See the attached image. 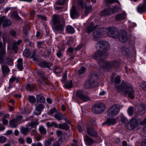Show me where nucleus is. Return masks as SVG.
<instances>
[{
	"label": "nucleus",
	"instance_id": "obj_52",
	"mask_svg": "<svg viewBox=\"0 0 146 146\" xmlns=\"http://www.w3.org/2000/svg\"><path fill=\"white\" fill-rule=\"evenodd\" d=\"M121 81L120 77L119 76H117L115 79L114 82L116 84H118Z\"/></svg>",
	"mask_w": 146,
	"mask_h": 146
},
{
	"label": "nucleus",
	"instance_id": "obj_19",
	"mask_svg": "<svg viewBox=\"0 0 146 146\" xmlns=\"http://www.w3.org/2000/svg\"><path fill=\"white\" fill-rule=\"evenodd\" d=\"M121 52L124 56L128 57L130 55V52L129 50L125 47L123 46L121 48Z\"/></svg>",
	"mask_w": 146,
	"mask_h": 146
},
{
	"label": "nucleus",
	"instance_id": "obj_29",
	"mask_svg": "<svg viewBox=\"0 0 146 146\" xmlns=\"http://www.w3.org/2000/svg\"><path fill=\"white\" fill-rule=\"evenodd\" d=\"M138 108L139 110V111L142 113H140L141 114H143V111H144V110L146 109V105L143 103H140L139 105L138 106Z\"/></svg>",
	"mask_w": 146,
	"mask_h": 146
},
{
	"label": "nucleus",
	"instance_id": "obj_25",
	"mask_svg": "<svg viewBox=\"0 0 146 146\" xmlns=\"http://www.w3.org/2000/svg\"><path fill=\"white\" fill-rule=\"evenodd\" d=\"M5 51L4 49L0 50V63L1 64H2L4 62V59L3 56L5 54Z\"/></svg>",
	"mask_w": 146,
	"mask_h": 146
},
{
	"label": "nucleus",
	"instance_id": "obj_9",
	"mask_svg": "<svg viewBox=\"0 0 146 146\" xmlns=\"http://www.w3.org/2000/svg\"><path fill=\"white\" fill-rule=\"evenodd\" d=\"M108 35L110 37L115 38H117L119 34L117 28L114 27H109L107 28Z\"/></svg>",
	"mask_w": 146,
	"mask_h": 146
},
{
	"label": "nucleus",
	"instance_id": "obj_51",
	"mask_svg": "<svg viewBox=\"0 0 146 146\" xmlns=\"http://www.w3.org/2000/svg\"><path fill=\"white\" fill-rule=\"evenodd\" d=\"M12 49L14 50L15 53H17L18 49V46L15 45V44L13 43L12 46Z\"/></svg>",
	"mask_w": 146,
	"mask_h": 146
},
{
	"label": "nucleus",
	"instance_id": "obj_24",
	"mask_svg": "<svg viewBox=\"0 0 146 146\" xmlns=\"http://www.w3.org/2000/svg\"><path fill=\"white\" fill-rule=\"evenodd\" d=\"M67 134L64 133L62 135V136L57 141L61 145L64 143L66 142L67 139L66 138L67 136Z\"/></svg>",
	"mask_w": 146,
	"mask_h": 146
},
{
	"label": "nucleus",
	"instance_id": "obj_59",
	"mask_svg": "<svg viewBox=\"0 0 146 146\" xmlns=\"http://www.w3.org/2000/svg\"><path fill=\"white\" fill-rule=\"evenodd\" d=\"M37 131L36 128H34L32 130L31 132V135H33L36 134Z\"/></svg>",
	"mask_w": 146,
	"mask_h": 146
},
{
	"label": "nucleus",
	"instance_id": "obj_48",
	"mask_svg": "<svg viewBox=\"0 0 146 146\" xmlns=\"http://www.w3.org/2000/svg\"><path fill=\"white\" fill-rule=\"evenodd\" d=\"M66 0H58L55 2L56 5H62L65 3Z\"/></svg>",
	"mask_w": 146,
	"mask_h": 146
},
{
	"label": "nucleus",
	"instance_id": "obj_63",
	"mask_svg": "<svg viewBox=\"0 0 146 146\" xmlns=\"http://www.w3.org/2000/svg\"><path fill=\"white\" fill-rule=\"evenodd\" d=\"M26 141L28 143L31 144L32 142V140L30 137H28L26 138Z\"/></svg>",
	"mask_w": 146,
	"mask_h": 146
},
{
	"label": "nucleus",
	"instance_id": "obj_60",
	"mask_svg": "<svg viewBox=\"0 0 146 146\" xmlns=\"http://www.w3.org/2000/svg\"><path fill=\"white\" fill-rule=\"evenodd\" d=\"M10 33L13 37H15L17 36L16 32L13 30L11 31Z\"/></svg>",
	"mask_w": 146,
	"mask_h": 146
},
{
	"label": "nucleus",
	"instance_id": "obj_50",
	"mask_svg": "<svg viewBox=\"0 0 146 146\" xmlns=\"http://www.w3.org/2000/svg\"><path fill=\"white\" fill-rule=\"evenodd\" d=\"M67 73L66 72H64V74L63 77L61 80V81L63 83H65V81L67 79Z\"/></svg>",
	"mask_w": 146,
	"mask_h": 146
},
{
	"label": "nucleus",
	"instance_id": "obj_44",
	"mask_svg": "<svg viewBox=\"0 0 146 146\" xmlns=\"http://www.w3.org/2000/svg\"><path fill=\"white\" fill-rule=\"evenodd\" d=\"M37 74L39 76L42 78H45V76L44 75V73L40 70H37Z\"/></svg>",
	"mask_w": 146,
	"mask_h": 146
},
{
	"label": "nucleus",
	"instance_id": "obj_18",
	"mask_svg": "<svg viewBox=\"0 0 146 146\" xmlns=\"http://www.w3.org/2000/svg\"><path fill=\"white\" fill-rule=\"evenodd\" d=\"M84 141L86 144L88 145H91L94 142L93 139L87 135L84 136Z\"/></svg>",
	"mask_w": 146,
	"mask_h": 146
},
{
	"label": "nucleus",
	"instance_id": "obj_38",
	"mask_svg": "<svg viewBox=\"0 0 146 146\" xmlns=\"http://www.w3.org/2000/svg\"><path fill=\"white\" fill-rule=\"evenodd\" d=\"M23 54L26 57L28 58L31 55V52L29 49H25L23 52Z\"/></svg>",
	"mask_w": 146,
	"mask_h": 146
},
{
	"label": "nucleus",
	"instance_id": "obj_62",
	"mask_svg": "<svg viewBox=\"0 0 146 146\" xmlns=\"http://www.w3.org/2000/svg\"><path fill=\"white\" fill-rule=\"evenodd\" d=\"M51 125L52 126H53L54 127L56 128H59V124H56L55 122H52L51 123Z\"/></svg>",
	"mask_w": 146,
	"mask_h": 146
},
{
	"label": "nucleus",
	"instance_id": "obj_40",
	"mask_svg": "<svg viewBox=\"0 0 146 146\" xmlns=\"http://www.w3.org/2000/svg\"><path fill=\"white\" fill-rule=\"evenodd\" d=\"M6 62L7 64L9 66H12L13 64V62L12 59L9 57L7 58Z\"/></svg>",
	"mask_w": 146,
	"mask_h": 146
},
{
	"label": "nucleus",
	"instance_id": "obj_2",
	"mask_svg": "<svg viewBox=\"0 0 146 146\" xmlns=\"http://www.w3.org/2000/svg\"><path fill=\"white\" fill-rule=\"evenodd\" d=\"M116 89L117 92L124 96L127 94L128 96L131 99L134 98L135 91L132 86L129 84L122 82L119 86H116Z\"/></svg>",
	"mask_w": 146,
	"mask_h": 146
},
{
	"label": "nucleus",
	"instance_id": "obj_21",
	"mask_svg": "<svg viewBox=\"0 0 146 146\" xmlns=\"http://www.w3.org/2000/svg\"><path fill=\"white\" fill-rule=\"evenodd\" d=\"M78 12L76 11V7L72 6L70 10V16L72 18H76V17L78 15Z\"/></svg>",
	"mask_w": 146,
	"mask_h": 146
},
{
	"label": "nucleus",
	"instance_id": "obj_17",
	"mask_svg": "<svg viewBox=\"0 0 146 146\" xmlns=\"http://www.w3.org/2000/svg\"><path fill=\"white\" fill-rule=\"evenodd\" d=\"M44 108V105L41 104H39L36 105L35 113L36 115H40L41 111Z\"/></svg>",
	"mask_w": 146,
	"mask_h": 146
},
{
	"label": "nucleus",
	"instance_id": "obj_57",
	"mask_svg": "<svg viewBox=\"0 0 146 146\" xmlns=\"http://www.w3.org/2000/svg\"><path fill=\"white\" fill-rule=\"evenodd\" d=\"M107 3H109L110 4H111L114 2L119 3V1L117 0H106Z\"/></svg>",
	"mask_w": 146,
	"mask_h": 146
},
{
	"label": "nucleus",
	"instance_id": "obj_32",
	"mask_svg": "<svg viewBox=\"0 0 146 146\" xmlns=\"http://www.w3.org/2000/svg\"><path fill=\"white\" fill-rule=\"evenodd\" d=\"M10 126L13 128H15L17 127V125L19 124L15 119H13L9 121Z\"/></svg>",
	"mask_w": 146,
	"mask_h": 146
},
{
	"label": "nucleus",
	"instance_id": "obj_3",
	"mask_svg": "<svg viewBox=\"0 0 146 146\" xmlns=\"http://www.w3.org/2000/svg\"><path fill=\"white\" fill-rule=\"evenodd\" d=\"M53 22L55 26L54 31L61 33L64 30L65 21L64 18L62 16L57 15H54Z\"/></svg>",
	"mask_w": 146,
	"mask_h": 146
},
{
	"label": "nucleus",
	"instance_id": "obj_46",
	"mask_svg": "<svg viewBox=\"0 0 146 146\" xmlns=\"http://www.w3.org/2000/svg\"><path fill=\"white\" fill-rule=\"evenodd\" d=\"M85 70L86 68L85 67L83 66H82L81 68L78 70L79 74L80 75L84 73Z\"/></svg>",
	"mask_w": 146,
	"mask_h": 146
},
{
	"label": "nucleus",
	"instance_id": "obj_64",
	"mask_svg": "<svg viewBox=\"0 0 146 146\" xmlns=\"http://www.w3.org/2000/svg\"><path fill=\"white\" fill-rule=\"evenodd\" d=\"M62 131L60 130H58L56 131V135L58 137L60 136L62 134Z\"/></svg>",
	"mask_w": 146,
	"mask_h": 146
},
{
	"label": "nucleus",
	"instance_id": "obj_49",
	"mask_svg": "<svg viewBox=\"0 0 146 146\" xmlns=\"http://www.w3.org/2000/svg\"><path fill=\"white\" fill-rule=\"evenodd\" d=\"M128 113L130 115H132L133 113V108L132 107H130L128 109Z\"/></svg>",
	"mask_w": 146,
	"mask_h": 146
},
{
	"label": "nucleus",
	"instance_id": "obj_61",
	"mask_svg": "<svg viewBox=\"0 0 146 146\" xmlns=\"http://www.w3.org/2000/svg\"><path fill=\"white\" fill-rule=\"evenodd\" d=\"M31 57L32 58H33L34 60H36V57L35 52H34L32 53Z\"/></svg>",
	"mask_w": 146,
	"mask_h": 146
},
{
	"label": "nucleus",
	"instance_id": "obj_42",
	"mask_svg": "<svg viewBox=\"0 0 146 146\" xmlns=\"http://www.w3.org/2000/svg\"><path fill=\"white\" fill-rule=\"evenodd\" d=\"M53 141V138H51L46 141L44 144V146H50L51 142Z\"/></svg>",
	"mask_w": 146,
	"mask_h": 146
},
{
	"label": "nucleus",
	"instance_id": "obj_33",
	"mask_svg": "<svg viewBox=\"0 0 146 146\" xmlns=\"http://www.w3.org/2000/svg\"><path fill=\"white\" fill-rule=\"evenodd\" d=\"M1 68L3 73L4 74H7L9 72V68L7 65H2Z\"/></svg>",
	"mask_w": 146,
	"mask_h": 146
},
{
	"label": "nucleus",
	"instance_id": "obj_39",
	"mask_svg": "<svg viewBox=\"0 0 146 146\" xmlns=\"http://www.w3.org/2000/svg\"><path fill=\"white\" fill-rule=\"evenodd\" d=\"M64 86L66 88H71L73 86V84L72 80H70L67 82L65 83Z\"/></svg>",
	"mask_w": 146,
	"mask_h": 146
},
{
	"label": "nucleus",
	"instance_id": "obj_14",
	"mask_svg": "<svg viewBox=\"0 0 146 146\" xmlns=\"http://www.w3.org/2000/svg\"><path fill=\"white\" fill-rule=\"evenodd\" d=\"M2 23L3 27H5L9 26L11 23L10 20L7 19L5 16H3L0 17V25Z\"/></svg>",
	"mask_w": 146,
	"mask_h": 146
},
{
	"label": "nucleus",
	"instance_id": "obj_7",
	"mask_svg": "<svg viewBox=\"0 0 146 146\" xmlns=\"http://www.w3.org/2000/svg\"><path fill=\"white\" fill-rule=\"evenodd\" d=\"M105 109V106L104 104H96L92 107V112L95 114H100L103 112Z\"/></svg>",
	"mask_w": 146,
	"mask_h": 146
},
{
	"label": "nucleus",
	"instance_id": "obj_6",
	"mask_svg": "<svg viewBox=\"0 0 146 146\" xmlns=\"http://www.w3.org/2000/svg\"><path fill=\"white\" fill-rule=\"evenodd\" d=\"M96 47L100 50L103 52H107L110 48V46L108 42L104 40H100L97 43Z\"/></svg>",
	"mask_w": 146,
	"mask_h": 146
},
{
	"label": "nucleus",
	"instance_id": "obj_47",
	"mask_svg": "<svg viewBox=\"0 0 146 146\" xmlns=\"http://www.w3.org/2000/svg\"><path fill=\"white\" fill-rule=\"evenodd\" d=\"M35 88V86L32 84H28L27 86V89L28 90H31L33 89H34Z\"/></svg>",
	"mask_w": 146,
	"mask_h": 146
},
{
	"label": "nucleus",
	"instance_id": "obj_41",
	"mask_svg": "<svg viewBox=\"0 0 146 146\" xmlns=\"http://www.w3.org/2000/svg\"><path fill=\"white\" fill-rule=\"evenodd\" d=\"M39 130L40 133L42 135H44L46 134V129L42 126H40L39 128Z\"/></svg>",
	"mask_w": 146,
	"mask_h": 146
},
{
	"label": "nucleus",
	"instance_id": "obj_53",
	"mask_svg": "<svg viewBox=\"0 0 146 146\" xmlns=\"http://www.w3.org/2000/svg\"><path fill=\"white\" fill-rule=\"evenodd\" d=\"M6 141V138L3 136L0 137V143H5Z\"/></svg>",
	"mask_w": 146,
	"mask_h": 146
},
{
	"label": "nucleus",
	"instance_id": "obj_12",
	"mask_svg": "<svg viewBox=\"0 0 146 146\" xmlns=\"http://www.w3.org/2000/svg\"><path fill=\"white\" fill-rule=\"evenodd\" d=\"M77 96L81 98L84 102H86L89 100H92L93 98H91L89 96L83 94V92L81 90H78L76 92Z\"/></svg>",
	"mask_w": 146,
	"mask_h": 146
},
{
	"label": "nucleus",
	"instance_id": "obj_11",
	"mask_svg": "<svg viewBox=\"0 0 146 146\" xmlns=\"http://www.w3.org/2000/svg\"><path fill=\"white\" fill-rule=\"evenodd\" d=\"M86 133L90 136L97 137H98V133L97 131L94 129L92 126L89 125L87 126Z\"/></svg>",
	"mask_w": 146,
	"mask_h": 146
},
{
	"label": "nucleus",
	"instance_id": "obj_31",
	"mask_svg": "<svg viewBox=\"0 0 146 146\" xmlns=\"http://www.w3.org/2000/svg\"><path fill=\"white\" fill-rule=\"evenodd\" d=\"M29 29V28L28 26H25L24 27L23 30L24 38H26L28 37Z\"/></svg>",
	"mask_w": 146,
	"mask_h": 146
},
{
	"label": "nucleus",
	"instance_id": "obj_22",
	"mask_svg": "<svg viewBox=\"0 0 146 146\" xmlns=\"http://www.w3.org/2000/svg\"><path fill=\"white\" fill-rule=\"evenodd\" d=\"M38 64L39 66L44 68H49L52 65L51 62L46 61L40 62Z\"/></svg>",
	"mask_w": 146,
	"mask_h": 146
},
{
	"label": "nucleus",
	"instance_id": "obj_35",
	"mask_svg": "<svg viewBox=\"0 0 146 146\" xmlns=\"http://www.w3.org/2000/svg\"><path fill=\"white\" fill-rule=\"evenodd\" d=\"M54 117L60 121L64 119V116L58 111L54 115Z\"/></svg>",
	"mask_w": 146,
	"mask_h": 146
},
{
	"label": "nucleus",
	"instance_id": "obj_37",
	"mask_svg": "<svg viewBox=\"0 0 146 146\" xmlns=\"http://www.w3.org/2000/svg\"><path fill=\"white\" fill-rule=\"evenodd\" d=\"M20 129V133L24 135H26L28 133L26 127H22Z\"/></svg>",
	"mask_w": 146,
	"mask_h": 146
},
{
	"label": "nucleus",
	"instance_id": "obj_45",
	"mask_svg": "<svg viewBox=\"0 0 146 146\" xmlns=\"http://www.w3.org/2000/svg\"><path fill=\"white\" fill-rule=\"evenodd\" d=\"M63 49H60L56 53L57 56L59 58H60L63 56L62 52L63 51Z\"/></svg>",
	"mask_w": 146,
	"mask_h": 146
},
{
	"label": "nucleus",
	"instance_id": "obj_8",
	"mask_svg": "<svg viewBox=\"0 0 146 146\" xmlns=\"http://www.w3.org/2000/svg\"><path fill=\"white\" fill-rule=\"evenodd\" d=\"M106 29L105 28H97L93 33V36L95 38H100L106 33Z\"/></svg>",
	"mask_w": 146,
	"mask_h": 146
},
{
	"label": "nucleus",
	"instance_id": "obj_55",
	"mask_svg": "<svg viewBox=\"0 0 146 146\" xmlns=\"http://www.w3.org/2000/svg\"><path fill=\"white\" fill-rule=\"evenodd\" d=\"M83 44H81L78 45L77 47L74 49V50L76 51L80 50L83 47Z\"/></svg>",
	"mask_w": 146,
	"mask_h": 146
},
{
	"label": "nucleus",
	"instance_id": "obj_15",
	"mask_svg": "<svg viewBox=\"0 0 146 146\" xmlns=\"http://www.w3.org/2000/svg\"><path fill=\"white\" fill-rule=\"evenodd\" d=\"M119 40L122 42H125L127 39V33L125 31L120 32L117 36Z\"/></svg>",
	"mask_w": 146,
	"mask_h": 146
},
{
	"label": "nucleus",
	"instance_id": "obj_30",
	"mask_svg": "<svg viewBox=\"0 0 146 146\" xmlns=\"http://www.w3.org/2000/svg\"><path fill=\"white\" fill-rule=\"evenodd\" d=\"M39 123L38 120L37 119L36 121H32L28 124V126L31 127L32 128H36V126L38 125Z\"/></svg>",
	"mask_w": 146,
	"mask_h": 146
},
{
	"label": "nucleus",
	"instance_id": "obj_4",
	"mask_svg": "<svg viewBox=\"0 0 146 146\" xmlns=\"http://www.w3.org/2000/svg\"><path fill=\"white\" fill-rule=\"evenodd\" d=\"M98 78L97 75L95 73L91 74L89 79L85 84V87L86 89H90L93 87L98 86L99 84L97 80Z\"/></svg>",
	"mask_w": 146,
	"mask_h": 146
},
{
	"label": "nucleus",
	"instance_id": "obj_13",
	"mask_svg": "<svg viewBox=\"0 0 146 146\" xmlns=\"http://www.w3.org/2000/svg\"><path fill=\"white\" fill-rule=\"evenodd\" d=\"M117 9V8L115 6L114 7L112 8L109 7L102 11L101 14L103 16H108L110 15L111 13H114L115 12H116Z\"/></svg>",
	"mask_w": 146,
	"mask_h": 146
},
{
	"label": "nucleus",
	"instance_id": "obj_5",
	"mask_svg": "<svg viewBox=\"0 0 146 146\" xmlns=\"http://www.w3.org/2000/svg\"><path fill=\"white\" fill-rule=\"evenodd\" d=\"M121 107L119 104H115L110 108L107 112V115L110 117H113L117 115L120 111Z\"/></svg>",
	"mask_w": 146,
	"mask_h": 146
},
{
	"label": "nucleus",
	"instance_id": "obj_43",
	"mask_svg": "<svg viewBox=\"0 0 146 146\" xmlns=\"http://www.w3.org/2000/svg\"><path fill=\"white\" fill-rule=\"evenodd\" d=\"M28 98L29 101L31 103H34L36 102V98L34 96H29Z\"/></svg>",
	"mask_w": 146,
	"mask_h": 146
},
{
	"label": "nucleus",
	"instance_id": "obj_28",
	"mask_svg": "<svg viewBox=\"0 0 146 146\" xmlns=\"http://www.w3.org/2000/svg\"><path fill=\"white\" fill-rule=\"evenodd\" d=\"M137 10L138 12L143 13L146 11V5L145 4L137 7Z\"/></svg>",
	"mask_w": 146,
	"mask_h": 146
},
{
	"label": "nucleus",
	"instance_id": "obj_27",
	"mask_svg": "<svg viewBox=\"0 0 146 146\" xmlns=\"http://www.w3.org/2000/svg\"><path fill=\"white\" fill-rule=\"evenodd\" d=\"M36 98L37 101L41 103H44L46 102L45 98L40 94L36 95Z\"/></svg>",
	"mask_w": 146,
	"mask_h": 146
},
{
	"label": "nucleus",
	"instance_id": "obj_58",
	"mask_svg": "<svg viewBox=\"0 0 146 146\" xmlns=\"http://www.w3.org/2000/svg\"><path fill=\"white\" fill-rule=\"evenodd\" d=\"M141 87L142 89L145 91L146 92V82H144L142 83V85Z\"/></svg>",
	"mask_w": 146,
	"mask_h": 146
},
{
	"label": "nucleus",
	"instance_id": "obj_56",
	"mask_svg": "<svg viewBox=\"0 0 146 146\" xmlns=\"http://www.w3.org/2000/svg\"><path fill=\"white\" fill-rule=\"evenodd\" d=\"M17 68L20 70H23V64H17Z\"/></svg>",
	"mask_w": 146,
	"mask_h": 146
},
{
	"label": "nucleus",
	"instance_id": "obj_10",
	"mask_svg": "<svg viewBox=\"0 0 146 146\" xmlns=\"http://www.w3.org/2000/svg\"><path fill=\"white\" fill-rule=\"evenodd\" d=\"M138 124L137 120L135 118H132L127 124L126 127L127 129L132 130L136 127Z\"/></svg>",
	"mask_w": 146,
	"mask_h": 146
},
{
	"label": "nucleus",
	"instance_id": "obj_34",
	"mask_svg": "<svg viewBox=\"0 0 146 146\" xmlns=\"http://www.w3.org/2000/svg\"><path fill=\"white\" fill-rule=\"evenodd\" d=\"M59 128L66 130L69 129L70 128L69 127L66 123L63 124H59Z\"/></svg>",
	"mask_w": 146,
	"mask_h": 146
},
{
	"label": "nucleus",
	"instance_id": "obj_26",
	"mask_svg": "<svg viewBox=\"0 0 146 146\" xmlns=\"http://www.w3.org/2000/svg\"><path fill=\"white\" fill-rule=\"evenodd\" d=\"M126 18L125 14L123 13L117 15L115 17V20L116 21L123 20Z\"/></svg>",
	"mask_w": 146,
	"mask_h": 146
},
{
	"label": "nucleus",
	"instance_id": "obj_16",
	"mask_svg": "<svg viewBox=\"0 0 146 146\" xmlns=\"http://www.w3.org/2000/svg\"><path fill=\"white\" fill-rule=\"evenodd\" d=\"M87 1H87L86 4H85L83 3V0H78V3L81 7L82 9H83L84 8V7H85L86 12L88 13H89L91 9V6H87L86 4Z\"/></svg>",
	"mask_w": 146,
	"mask_h": 146
},
{
	"label": "nucleus",
	"instance_id": "obj_36",
	"mask_svg": "<svg viewBox=\"0 0 146 146\" xmlns=\"http://www.w3.org/2000/svg\"><path fill=\"white\" fill-rule=\"evenodd\" d=\"M66 30L67 33L70 34L73 33L74 32V28L72 26L70 25L67 26Z\"/></svg>",
	"mask_w": 146,
	"mask_h": 146
},
{
	"label": "nucleus",
	"instance_id": "obj_54",
	"mask_svg": "<svg viewBox=\"0 0 146 146\" xmlns=\"http://www.w3.org/2000/svg\"><path fill=\"white\" fill-rule=\"evenodd\" d=\"M50 113L51 114H52L54 113H57L58 112L57 110L55 108H53L52 109H50Z\"/></svg>",
	"mask_w": 146,
	"mask_h": 146
},
{
	"label": "nucleus",
	"instance_id": "obj_23",
	"mask_svg": "<svg viewBox=\"0 0 146 146\" xmlns=\"http://www.w3.org/2000/svg\"><path fill=\"white\" fill-rule=\"evenodd\" d=\"M96 27V26L94 25V23H91L87 27L86 31L88 34H89L91 33Z\"/></svg>",
	"mask_w": 146,
	"mask_h": 146
},
{
	"label": "nucleus",
	"instance_id": "obj_20",
	"mask_svg": "<svg viewBox=\"0 0 146 146\" xmlns=\"http://www.w3.org/2000/svg\"><path fill=\"white\" fill-rule=\"evenodd\" d=\"M117 122L116 119L114 118H109L107 119L106 121L102 124L103 125L106 124L108 125H110L114 124Z\"/></svg>",
	"mask_w": 146,
	"mask_h": 146
},
{
	"label": "nucleus",
	"instance_id": "obj_1",
	"mask_svg": "<svg viewBox=\"0 0 146 146\" xmlns=\"http://www.w3.org/2000/svg\"><path fill=\"white\" fill-rule=\"evenodd\" d=\"M108 55L107 52H103L100 50L98 51L93 55V58L98 60V63L100 67L103 68L113 67L117 68L120 65V62L118 61L111 62L105 61L104 58Z\"/></svg>",
	"mask_w": 146,
	"mask_h": 146
}]
</instances>
